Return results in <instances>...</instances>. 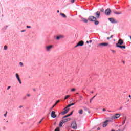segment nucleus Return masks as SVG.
<instances>
[{
  "label": "nucleus",
  "instance_id": "obj_6",
  "mask_svg": "<svg viewBox=\"0 0 131 131\" xmlns=\"http://www.w3.org/2000/svg\"><path fill=\"white\" fill-rule=\"evenodd\" d=\"M47 52H50L53 49V45L47 46L45 47Z\"/></svg>",
  "mask_w": 131,
  "mask_h": 131
},
{
  "label": "nucleus",
  "instance_id": "obj_33",
  "mask_svg": "<svg viewBox=\"0 0 131 131\" xmlns=\"http://www.w3.org/2000/svg\"><path fill=\"white\" fill-rule=\"evenodd\" d=\"M43 118H42L41 119V120L39 122V124H40V123H41V121H42V120H43Z\"/></svg>",
  "mask_w": 131,
  "mask_h": 131
},
{
  "label": "nucleus",
  "instance_id": "obj_46",
  "mask_svg": "<svg viewBox=\"0 0 131 131\" xmlns=\"http://www.w3.org/2000/svg\"><path fill=\"white\" fill-rule=\"evenodd\" d=\"M112 37H113V35H111L110 37V38H112Z\"/></svg>",
  "mask_w": 131,
  "mask_h": 131
},
{
  "label": "nucleus",
  "instance_id": "obj_39",
  "mask_svg": "<svg viewBox=\"0 0 131 131\" xmlns=\"http://www.w3.org/2000/svg\"><path fill=\"white\" fill-rule=\"evenodd\" d=\"M10 88H11V86H8L7 88V91H9V90H10Z\"/></svg>",
  "mask_w": 131,
  "mask_h": 131
},
{
  "label": "nucleus",
  "instance_id": "obj_16",
  "mask_svg": "<svg viewBox=\"0 0 131 131\" xmlns=\"http://www.w3.org/2000/svg\"><path fill=\"white\" fill-rule=\"evenodd\" d=\"M81 20L82 22H84V23H88V19H86L85 18L81 17Z\"/></svg>",
  "mask_w": 131,
  "mask_h": 131
},
{
  "label": "nucleus",
  "instance_id": "obj_18",
  "mask_svg": "<svg viewBox=\"0 0 131 131\" xmlns=\"http://www.w3.org/2000/svg\"><path fill=\"white\" fill-rule=\"evenodd\" d=\"M117 48H120V49H125V46H121V45H117L116 46Z\"/></svg>",
  "mask_w": 131,
  "mask_h": 131
},
{
  "label": "nucleus",
  "instance_id": "obj_55",
  "mask_svg": "<svg viewBox=\"0 0 131 131\" xmlns=\"http://www.w3.org/2000/svg\"><path fill=\"white\" fill-rule=\"evenodd\" d=\"M90 103H92V100H91V99H90Z\"/></svg>",
  "mask_w": 131,
  "mask_h": 131
},
{
  "label": "nucleus",
  "instance_id": "obj_5",
  "mask_svg": "<svg viewBox=\"0 0 131 131\" xmlns=\"http://www.w3.org/2000/svg\"><path fill=\"white\" fill-rule=\"evenodd\" d=\"M120 117V114H116L114 116L111 117L112 119H117V118H119Z\"/></svg>",
  "mask_w": 131,
  "mask_h": 131
},
{
  "label": "nucleus",
  "instance_id": "obj_17",
  "mask_svg": "<svg viewBox=\"0 0 131 131\" xmlns=\"http://www.w3.org/2000/svg\"><path fill=\"white\" fill-rule=\"evenodd\" d=\"M108 20L112 23H115V19H114L113 18H109Z\"/></svg>",
  "mask_w": 131,
  "mask_h": 131
},
{
  "label": "nucleus",
  "instance_id": "obj_12",
  "mask_svg": "<svg viewBox=\"0 0 131 131\" xmlns=\"http://www.w3.org/2000/svg\"><path fill=\"white\" fill-rule=\"evenodd\" d=\"M107 122H109V120H106L105 121L103 122V124L102 125L103 127H106L107 125H108Z\"/></svg>",
  "mask_w": 131,
  "mask_h": 131
},
{
  "label": "nucleus",
  "instance_id": "obj_14",
  "mask_svg": "<svg viewBox=\"0 0 131 131\" xmlns=\"http://www.w3.org/2000/svg\"><path fill=\"white\" fill-rule=\"evenodd\" d=\"M70 118H63V119L61 120L63 123H65V122H67V121H69L70 120Z\"/></svg>",
  "mask_w": 131,
  "mask_h": 131
},
{
  "label": "nucleus",
  "instance_id": "obj_9",
  "mask_svg": "<svg viewBox=\"0 0 131 131\" xmlns=\"http://www.w3.org/2000/svg\"><path fill=\"white\" fill-rule=\"evenodd\" d=\"M98 46H101L102 47H108V46H109V43H107V42L101 43H99Z\"/></svg>",
  "mask_w": 131,
  "mask_h": 131
},
{
  "label": "nucleus",
  "instance_id": "obj_59",
  "mask_svg": "<svg viewBox=\"0 0 131 131\" xmlns=\"http://www.w3.org/2000/svg\"><path fill=\"white\" fill-rule=\"evenodd\" d=\"M6 122H8V121H6Z\"/></svg>",
  "mask_w": 131,
  "mask_h": 131
},
{
  "label": "nucleus",
  "instance_id": "obj_41",
  "mask_svg": "<svg viewBox=\"0 0 131 131\" xmlns=\"http://www.w3.org/2000/svg\"><path fill=\"white\" fill-rule=\"evenodd\" d=\"M27 97H30V94H27Z\"/></svg>",
  "mask_w": 131,
  "mask_h": 131
},
{
  "label": "nucleus",
  "instance_id": "obj_22",
  "mask_svg": "<svg viewBox=\"0 0 131 131\" xmlns=\"http://www.w3.org/2000/svg\"><path fill=\"white\" fill-rule=\"evenodd\" d=\"M63 37H64V36L60 35V36H58L56 37V39H60V38H63Z\"/></svg>",
  "mask_w": 131,
  "mask_h": 131
},
{
  "label": "nucleus",
  "instance_id": "obj_58",
  "mask_svg": "<svg viewBox=\"0 0 131 131\" xmlns=\"http://www.w3.org/2000/svg\"><path fill=\"white\" fill-rule=\"evenodd\" d=\"M111 131H114V130H112Z\"/></svg>",
  "mask_w": 131,
  "mask_h": 131
},
{
  "label": "nucleus",
  "instance_id": "obj_30",
  "mask_svg": "<svg viewBox=\"0 0 131 131\" xmlns=\"http://www.w3.org/2000/svg\"><path fill=\"white\" fill-rule=\"evenodd\" d=\"M79 99L80 100H82V99H83V97H82V96L80 95L79 96Z\"/></svg>",
  "mask_w": 131,
  "mask_h": 131
},
{
  "label": "nucleus",
  "instance_id": "obj_3",
  "mask_svg": "<svg viewBox=\"0 0 131 131\" xmlns=\"http://www.w3.org/2000/svg\"><path fill=\"white\" fill-rule=\"evenodd\" d=\"M83 45H84V42H83V41H80L75 46V48H77V47H82Z\"/></svg>",
  "mask_w": 131,
  "mask_h": 131
},
{
  "label": "nucleus",
  "instance_id": "obj_52",
  "mask_svg": "<svg viewBox=\"0 0 131 131\" xmlns=\"http://www.w3.org/2000/svg\"><path fill=\"white\" fill-rule=\"evenodd\" d=\"M91 94H94V92L93 91L91 92Z\"/></svg>",
  "mask_w": 131,
  "mask_h": 131
},
{
  "label": "nucleus",
  "instance_id": "obj_2",
  "mask_svg": "<svg viewBox=\"0 0 131 131\" xmlns=\"http://www.w3.org/2000/svg\"><path fill=\"white\" fill-rule=\"evenodd\" d=\"M89 21H91V22H95V21L97 20V17L94 16H90L88 18Z\"/></svg>",
  "mask_w": 131,
  "mask_h": 131
},
{
  "label": "nucleus",
  "instance_id": "obj_48",
  "mask_svg": "<svg viewBox=\"0 0 131 131\" xmlns=\"http://www.w3.org/2000/svg\"><path fill=\"white\" fill-rule=\"evenodd\" d=\"M102 111H106V110H105V108H103V109L102 110Z\"/></svg>",
  "mask_w": 131,
  "mask_h": 131
},
{
  "label": "nucleus",
  "instance_id": "obj_40",
  "mask_svg": "<svg viewBox=\"0 0 131 131\" xmlns=\"http://www.w3.org/2000/svg\"><path fill=\"white\" fill-rule=\"evenodd\" d=\"M27 28H31V27L29 26H27Z\"/></svg>",
  "mask_w": 131,
  "mask_h": 131
},
{
  "label": "nucleus",
  "instance_id": "obj_42",
  "mask_svg": "<svg viewBox=\"0 0 131 131\" xmlns=\"http://www.w3.org/2000/svg\"><path fill=\"white\" fill-rule=\"evenodd\" d=\"M25 30H23L21 31V32H25Z\"/></svg>",
  "mask_w": 131,
  "mask_h": 131
},
{
  "label": "nucleus",
  "instance_id": "obj_24",
  "mask_svg": "<svg viewBox=\"0 0 131 131\" xmlns=\"http://www.w3.org/2000/svg\"><path fill=\"white\" fill-rule=\"evenodd\" d=\"M78 113H79V114H82V113H83V110H82V109L79 110L78 111Z\"/></svg>",
  "mask_w": 131,
  "mask_h": 131
},
{
  "label": "nucleus",
  "instance_id": "obj_11",
  "mask_svg": "<svg viewBox=\"0 0 131 131\" xmlns=\"http://www.w3.org/2000/svg\"><path fill=\"white\" fill-rule=\"evenodd\" d=\"M51 117H52V118H56V117H57V115H56V112L55 111L52 112Z\"/></svg>",
  "mask_w": 131,
  "mask_h": 131
},
{
  "label": "nucleus",
  "instance_id": "obj_23",
  "mask_svg": "<svg viewBox=\"0 0 131 131\" xmlns=\"http://www.w3.org/2000/svg\"><path fill=\"white\" fill-rule=\"evenodd\" d=\"M60 102V100H58L55 104L52 107L51 109H53L54 107H55V106H56V105H57V104H58V103H59Z\"/></svg>",
  "mask_w": 131,
  "mask_h": 131
},
{
  "label": "nucleus",
  "instance_id": "obj_28",
  "mask_svg": "<svg viewBox=\"0 0 131 131\" xmlns=\"http://www.w3.org/2000/svg\"><path fill=\"white\" fill-rule=\"evenodd\" d=\"M54 131H60V128H59L58 127H57Z\"/></svg>",
  "mask_w": 131,
  "mask_h": 131
},
{
  "label": "nucleus",
  "instance_id": "obj_54",
  "mask_svg": "<svg viewBox=\"0 0 131 131\" xmlns=\"http://www.w3.org/2000/svg\"><path fill=\"white\" fill-rule=\"evenodd\" d=\"M129 98H131V96L130 95H129Z\"/></svg>",
  "mask_w": 131,
  "mask_h": 131
},
{
  "label": "nucleus",
  "instance_id": "obj_31",
  "mask_svg": "<svg viewBox=\"0 0 131 131\" xmlns=\"http://www.w3.org/2000/svg\"><path fill=\"white\" fill-rule=\"evenodd\" d=\"M76 89H75V88H73L72 89H71V92H74V91H76Z\"/></svg>",
  "mask_w": 131,
  "mask_h": 131
},
{
  "label": "nucleus",
  "instance_id": "obj_36",
  "mask_svg": "<svg viewBox=\"0 0 131 131\" xmlns=\"http://www.w3.org/2000/svg\"><path fill=\"white\" fill-rule=\"evenodd\" d=\"M8 113V112H6V113L4 114L5 117H7V114Z\"/></svg>",
  "mask_w": 131,
  "mask_h": 131
},
{
  "label": "nucleus",
  "instance_id": "obj_51",
  "mask_svg": "<svg viewBox=\"0 0 131 131\" xmlns=\"http://www.w3.org/2000/svg\"><path fill=\"white\" fill-rule=\"evenodd\" d=\"M57 13H60V11L59 10H57Z\"/></svg>",
  "mask_w": 131,
  "mask_h": 131
},
{
  "label": "nucleus",
  "instance_id": "obj_15",
  "mask_svg": "<svg viewBox=\"0 0 131 131\" xmlns=\"http://www.w3.org/2000/svg\"><path fill=\"white\" fill-rule=\"evenodd\" d=\"M123 119L124 120L122 123V125H124V124L125 123V121H126V119H127L126 116H124Z\"/></svg>",
  "mask_w": 131,
  "mask_h": 131
},
{
  "label": "nucleus",
  "instance_id": "obj_45",
  "mask_svg": "<svg viewBox=\"0 0 131 131\" xmlns=\"http://www.w3.org/2000/svg\"><path fill=\"white\" fill-rule=\"evenodd\" d=\"M100 129H101V128H100V127H98V128H97V130H100Z\"/></svg>",
  "mask_w": 131,
  "mask_h": 131
},
{
  "label": "nucleus",
  "instance_id": "obj_32",
  "mask_svg": "<svg viewBox=\"0 0 131 131\" xmlns=\"http://www.w3.org/2000/svg\"><path fill=\"white\" fill-rule=\"evenodd\" d=\"M100 12H102V13H104V9L103 8H101L100 9Z\"/></svg>",
  "mask_w": 131,
  "mask_h": 131
},
{
  "label": "nucleus",
  "instance_id": "obj_43",
  "mask_svg": "<svg viewBox=\"0 0 131 131\" xmlns=\"http://www.w3.org/2000/svg\"><path fill=\"white\" fill-rule=\"evenodd\" d=\"M112 52H113V53H116V52H115V51H114V50H112Z\"/></svg>",
  "mask_w": 131,
  "mask_h": 131
},
{
  "label": "nucleus",
  "instance_id": "obj_37",
  "mask_svg": "<svg viewBox=\"0 0 131 131\" xmlns=\"http://www.w3.org/2000/svg\"><path fill=\"white\" fill-rule=\"evenodd\" d=\"M19 65H20V66H21V67L23 66V63L20 62Z\"/></svg>",
  "mask_w": 131,
  "mask_h": 131
},
{
  "label": "nucleus",
  "instance_id": "obj_44",
  "mask_svg": "<svg viewBox=\"0 0 131 131\" xmlns=\"http://www.w3.org/2000/svg\"><path fill=\"white\" fill-rule=\"evenodd\" d=\"M23 107V106L20 105V106H19V108L21 109V108H22Z\"/></svg>",
  "mask_w": 131,
  "mask_h": 131
},
{
  "label": "nucleus",
  "instance_id": "obj_49",
  "mask_svg": "<svg viewBox=\"0 0 131 131\" xmlns=\"http://www.w3.org/2000/svg\"><path fill=\"white\" fill-rule=\"evenodd\" d=\"M110 39V37H107V39L108 40V39Z\"/></svg>",
  "mask_w": 131,
  "mask_h": 131
},
{
  "label": "nucleus",
  "instance_id": "obj_47",
  "mask_svg": "<svg viewBox=\"0 0 131 131\" xmlns=\"http://www.w3.org/2000/svg\"><path fill=\"white\" fill-rule=\"evenodd\" d=\"M92 40H90V41H89V42L90 43H91V42H92Z\"/></svg>",
  "mask_w": 131,
  "mask_h": 131
},
{
  "label": "nucleus",
  "instance_id": "obj_1",
  "mask_svg": "<svg viewBox=\"0 0 131 131\" xmlns=\"http://www.w3.org/2000/svg\"><path fill=\"white\" fill-rule=\"evenodd\" d=\"M69 107H71V104H69L67 106V107H65V110L63 112H61V114L62 115H64V114H66L67 113H68V112L69 110H70V108H69Z\"/></svg>",
  "mask_w": 131,
  "mask_h": 131
},
{
  "label": "nucleus",
  "instance_id": "obj_50",
  "mask_svg": "<svg viewBox=\"0 0 131 131\" xmlns=\"http://www.w3.org/2000/svg\"><path fill=\"white\" fill-rule=\"evenodd\" d=\"M86 43H89L90 42V41H86Z\"/></svg>",
  "mask_w": 131,
  "mask_h": 131
},
{
  "label": "nucleus",
  "instance_id": "obj_21",
  "mask_svg": "<svg viewBox=\"0 0 131 131\" xmlns=\"http://www.w3.org/2000/svg\"><path fill=\"white\" fill-rule=\"evenodd\" d=\"M60 16H62L63 18H66V15H65V14H64V13H61L60 14Z\"/></svg>",
  "mask_w": 131,
  "mask_h": 131
},
{
  "label": "nucleus",
  "instance_id": "obj_27",
  "mask_svg": "<svg viewBox=\"0 0 131 131\" xmlns=\"http://www.w3.org/2000/svg\"><path fill=\"white\" fill-rule=\"evenodd\" d=\"M94 23L96 25H98V24H99V21H95Z\"/></svg>",
  "mask_w": 131,
  "mask_h": 131
},
{
  "label": "nucleus",
  "instance_id": "obj_4",
  "mask_svg": "<svg viewBox=\"0 0 131 131\" xmlns=\"http://www.w3.org/2000/svg\"><path fill=\"white\" fill-rule=\"evenodd\" d=\"M71 127L73 129H77V124L76 122H73L71 124Z\"/></svg>",
  "mask_w": 131,
  "mask_h": 131
},
{
  "label": "nucleus",
  "instance_id": "obj_34",
  "mask_svg": "<svg viewBox=\"0 0 131 131\" xmlns=\"http://www.w3.org/2000/svg\"><path fill=\"white\" fill-rule=\"evenodd\" d=\"M96 97V95L93 96L92 99H91V101H93V99H95V97Z\"/></svg>",
  "mask_w": 131,
  "mask_h": 131
},
{
  "label": "nucleus",
  "instance_id": "obj_13",
  "mask_svg": "<svg viewBox=\"0 0 131 131\" xmlns=\"http://www.w3.org/2000/svg\"><path fill=\"white\" fill-rule=\"evenodd\" d=\"M72 114H73V111H72L70 114L63 117L62 118H66L67 117H69V116H71V115H72Z\"/></svg>",
  "mask_w": 131,
  "mask_h": 131
},
{
  "label": "nucleus",
  "instance_id": "obj_26",
  "mask_svg": "<svg viewBox=\"0 0 131 131\" xmlns=\"http://www.w3.org/2000/svg\"><path fill=\"white\" fill-rule=\"evenodd\" d=\"M69 97H70V95H69L66 96V97L64 98V100H67V98H69Z\"/></svg>",
  "mask_w": 131,
  "mask_h": 131
},
{
  "label": "nucleus",
  "instance_id": "obj_19",
  "mask_svg": "<svg viewBox=\"0 0 131 131\" xmlns=\"http://www.w3.org/2000/svg\"><path fill=\"white\" fill-rule=\"evenodd\" d=\"M96 17L97 19H99V18L100 17V11H97L96 13Z\"/></svg>",
  "mask_w": 131,
  "mask_h": 131
},
{
  "label": "nucleus",
  "instance_id": "obj_8",
  "mask_svg": "<svg viewBox=\"0 0 131 131\" xmlns=\"http://www.w3.org/2000/svg\"><path fill=\"white\" fill-rule=\"evenodd\" d=\"M123 43V40L122 39H120L118 41V42L116 43V46L117 47V46H121Z\"/></svg>",
  "mask_w": 131,
  "mask_h": 131
},
{
  "label": "nucleus",
  "instance_id": "obj_25",
  "mask_svg": "<svg viewBox=\"0 0 131 131\" xmlns=\"http://www.w3.org/2000/svg\"><path fill=\"white\" fill-rule=\"evenodd\" d=\"M64 123V122H63L62 121H61L59 123V127H62V126L63 125V124Z\"/></svg>",
  "mask_w": 131,
  "mask_h": 131
},
{
  "label": "nucleus",
  "instance_id": "obj_57",
  "mask_svg": "<svg viewBox=\"0 0 131 131\" xmlns=\"http://www.w3.org/2000/svg\"><path fill=\"white\" fill-rule=\"evenodd\" d=\"M119 131H121V130H120V129H119Z\"/></svg>",
  "mask_w": 131,
  "mask_h": 131
},
{
  "label": "nucleus",
  "instance_id": "obj_20",
  "mask_svg": "<svg viewBox=\"0 0 131 131\" xmlns=\"http://www.w3.org/2000/svg\"><path fill=\"white\" fill-rule=\"evenodd\" d=\"M114 14H115L116 15H119L120 14H122V12L120 11V12H118V11H115Z\"/></svg>",
  "mask_w": 131,
  "mask_h": 131
},
{
  "label": "nucleus",
  "instance_id": "obj_56",
  "mask_svg": "<svg viewBox=\"0 0 131 131\" xmlns=\"http://www.w3.org/2000/svg\"><path fill=\"white\" fill-rule=\"evenodd\" d=\"M76 94H77V95H78V93H76Z\"/></svg>",
  "mask_w": 131,
  "mask_h": 131
},
{
  "label": "nucleus",
  "instance_id": "obj_38",
  "mask_svg": "<svg viewBox=\"0 0 131 131\" xmlns=\"http://www.w3.org/2000/svg\"><path fill=\"white\" fill-rule=\"evenodd\" d=\"M75 0H71V3H74Z\"/></svg>",
  "mask_w": 131,
  "mask_h": 131
},
{
  "label": "nucleus",
  "instance_id": "obj_29",
  "mask_svg": "<svg viewBox=\"0 0 131 131\" xmlns=\"http://www.w3.org/2000/svg\"><path fill=\"white\" fill-rule=\"evenodd\" d=\"M4 50H5V51H7V50H8V46H4Z\"/></svg>",
  "mask_w": 131,
  "mask_h": 131
},
{
  "label": "nucleus",
  "instance_id": "obj_35",
  "mask_svg": "<svg viewBox=\"0 0 131 131\" xmlns=\"http://www.w3.org/2000/svg\"><path fill=\"white\" fill-rule=\"evenodd\" d=\"M71 106H74V105H75V103H72L70 104Z\"/></svg>",
  "mask_w": 131,
  "mask_h": 131
},
{
  "label": "nucleus",
  "instance_id": "obj_53",
  "mask_svg": "<svg viewBox=\"0 0 131 131\" xmlns=\"http://www.w3.org/2000/svg\"><path fill=\"white\" fill-rule=\"evenodd\" d=\"M125 129V126L124 127V128H123V130L124 129Z\"/></svg>",
  "mask_w": 131,
  "mask_h": 131
},
{
  "label": "nucleus",
  "instance_id": "obj_7",
  "mask_svg": "<svg viewBox=\"0 0 131 131\" xmlns=\"http://www.w3.org/2000/svg\"><path fill=\"white\" fill-rule=\"evenodd\" d=\"M104 13L105 15H106L107 16H109V15L111 14V10L110 9V8H108L105 10Z\"/></svg>",
  "mask_w": 131,
  "mask_h": 131
},
{
  "label": "nucleus",
  "instance_id": "obj_10",
  "mask_svg": "<svg viewBox=\"0 0 131 131\" xmlns=\"http://www.w3.org/2000/svg\"><path fill=\"white\" fill-rule=\"evenodd\" d=\"M15 76H16V78L17 79V80H18L19 83L20 84H22V82H21V79H20V77L19 76V74L16 73L15 74Z\"/></svg>",
  "mask_w": 131,
  "mask_h": 131
}]
</instances>
